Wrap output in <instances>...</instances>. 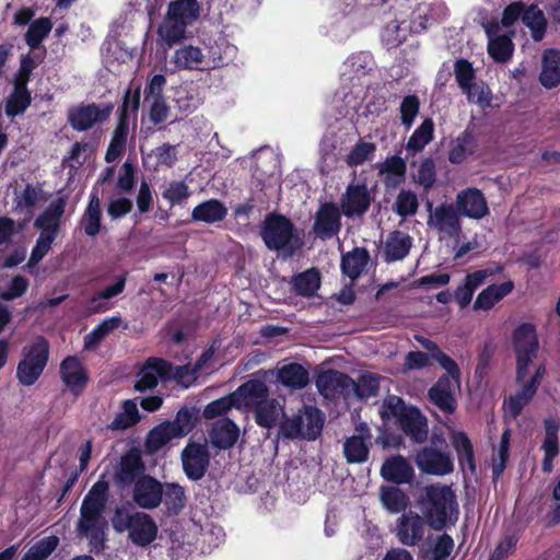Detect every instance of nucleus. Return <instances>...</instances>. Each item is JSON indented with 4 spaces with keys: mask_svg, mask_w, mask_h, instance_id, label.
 I'll return each instance as SVG.
<instances>
[{
    "mask_svg": "<svg viewBox=\"0 0 560 560\" xmlns=\"http://www.w3.org/2000/svg\"><path fill=\"white\" fill-rule=\"evenodd\" d=\"M455 385L450 376L441 375L428 392L429 400L446 415H452L457 409Z\"/></svg>",
    "mask_w": 560,
    "mask_h": 560,
    "instance_id": "nucleus-20",
    "label": "nucleus"
},
{
    "mask_svg": "<svg viewBox=\"0 0 560 560\" xmlns=\"http://www.w3.org/2000/svg\"><path fill=\"white\" fill-rule=\"evenodd\" d=\"M380 390V377L375 374H363L358 382L351 387V392L360 399H369L375 397Z\"/></svg>",
    "mask_w": 560,
    "mask_h": 560,
    "instance_id": "nucleus-59",
    "label": "nucleus"
},
{
    "mask_svg": "<svg viewBox=\"0 0 560 560\" xmlns=\"http://www.w3.org/2000/svg\"><path fill=\"white\" fill-rule=\"evenodd\" d=\"M129 127L130 122L128 120L117 119V125L105 153V161L107 163L115 162L126 151Z\"/></svg>",
    "mask_w": 560,
    "mask_h": 560,
    "instance_id": "nucleus-40",
    "label": "nucleus"
},
{
    "mask_svg": "<svg viewBox=\"0 0 560 560\" xmlns=\"http://www.w3.org/2000/svg\"><path fill=\"white\" fill-rule=\"evenodd\" d=\"M187 26L185 23L170 19L166 14L163 24L159 28V34L171 46L184 37Z\"/></svg>",
    "mask_w": 560,
    "mask_h": 560,
    "instance_id": "nucleus-63",
    "label": "nucleus"
},
{
    "mask_svg": "<svg viewBox=\"0 0 560 560\" xmlns=\"http://www.w3.org/2000/svg\"><path fill=\"white\" fill-rule=\"evenodd\" d=\"M456 209L460 215L470 219H481L489 213L486 198L478 188H467L458 192Z\"/></svg>",
    "mask_w": 560,
    "mask_h": 560,
    "instance_id": "nucleus-19",
    "label": "nucleus"
},
{
    "mask_svg": "<svg viewBox=\"0 0 560 560\" xmlns=\"http://www.w3.org/2000/svg\"><path fill=\"white\" fill-rule=\"evenodd\" d=\"M104 509L105 505H102L101 503L83 499L80 508V518L77 524L78 533H84L93 529L94 527L102 526V513Z\"/></svg>",
    "mask_w": 560,
    "mask_h": 560,
    "instance_id": "nucleus-41",
    "label": "nucleus"
},
{
    "mask_svg": "<svg viewBox=\"0 0 560 560\" xmlns=\"http://www.w3.org/2000/svg\"><path fill=\"white\" fill-rule=\"evenodd\" d=\"M515 288L512 280L504 281L502 283H493L481 290L475 302V311H490L497 303L502 301L505 296L511 294Z\"/></svg>",
    "mask_w": 560,
    "mask_h": 560,
    "instance_id": "nucleus-26",
    "label": "nucleus"
},
{
    "mask_svg": "<svg viewBox=\"0 0 560 560\" xmlns=\"http://www.w3.org/2000/svg\"><path fill=\"white\" fill-rule=\"evenodd\" d=\"M202 60L201 49L191 45L177 49L174 55V62L183 69H195Z\"/></svg>",
    "mask_w": 560,
    "mask_h": 560,
    "instance_id": "nucleus-60",
    "label": "nucleus"
},
{
    "mask_svg": "<svg viewBox=\"0 0 560 560\" xmlns=\"http://www.w3.org/2000/svg\"><path fill=\"white\" fill-rule=\"evenodd\" d=\"M145 464L138 448L126 452L115 469L114 479L118 487L127 488L135 485L140 476L145 475Z\"/></svg>",
    "mask_w": 560,
    "mask_h": 560,
    "instance_id": "nucleus-14",
    "label": "nucleus"
},
{
    "mask_svg": "<svg viewBox=\"0 0 560 560\" xmlns=\"http://www.w3.org/2000/svg\"><path fill=\"white\" fill-rule=\"evenodd\" d=\"M176 438V434L171 428L170 420H165L148 432L144 440L145 453L149 455H154L170 441Z\"/></svg>",
    "mask_w": 560,
    "mask_h": 560,
    "instance_id": "nucleus-36",
    "label": "nucleus"
},
{
    "mask_svg": "<svg viewBox=\"0 0 560 560\" xmlns=\"http://www.w3.org/2000/svg\"><path fill=\"white\" fill-rule=\"evenodd\" d=\"M412 247V237L400 230L392 231L384 246V260L393 262L402 260L408 256Z\"/></svg>",
    "mask_w": 560,
    "mask_h": 560,
    "instance_id": "nucleus-28",
    "label": "nucleus"
},
{
    "mask_svg": "<svg viewBox=\"0 0 560 560\" xmlns=\"http://www.w3.org/2000/svg\"><path fill=\"white\" fill-rule=\"evenodd\" d=\"M140 419L136 401L128 399L124 401L122 411L115 416L114 420L108 424V429L113 431L126 430L136 425Z\"/></svg>",
    "mask_w": 560,
    "mask_h": 560,
    "instance_id": "nucleus-50",
    "label": "nucleus"
},
{
    "mask_svg": "<svg viewBox=\"0 0 560 560\" xmlns=\"http://www.w3.org/2000/svg\"><path fill=\"white\" fill-rule=\"evenodd\" d=\"M49 353V342L42 335L23 347L22 358L16 366V378L22 386H32L38 381L47 366Z\"/></svg>",
    "mask_w": 560,
    "mask_h": 560,
    "instance_id": "nucleus-5",
    "label": "nucleus"
},
{
    "mask_svg": "<svg viewBox=\"0 0 560 560\" xmlns=\"http://www.w3.org/2000/svg\"><path fill=\"white\" fill-rule=\"evenodd\" d=\"M260 236L270 250L281 252L284 257H292L304 246V240L294 223L281 213L266 215Z\"/></svg>",
    "mask_w": 560,
    "mask_h": 560,
    "instance_id": "nucleus-3",
    "label": "nucleus"
},
{
    "mask_svg": "<svg viewBox=\"0 0 560 560\" xmlns=\"http://www.w3.org/2000/svg\"><path fill=\"white\" fill-rule=\"evenodd\" d=\"M545 438L541 443L544 458L541 460V470L550 474L553 468V462L560 453L558 432L560 429L559 420L547 418L544 420Z\"/></svg>",
    "mask_w": 560,
    "mask_h": 560,
    "instance_id": "nucleus-23",
    "label": "nucleus"
},
{
    "mask_svg": "<svg viewBox=\"0 0 560 560\" xmlns=\"http://www.w3.org/2000/svg\"><path fill=\"white\" fill-rule=\"evenodd\" d=\"M141 85H137L135 90L128 88L122 97V103L119 105L117 114L119 120H128L130 122L131 114L137 117L140 107Z\"/></svg>",
    "mask_w": 560,
    "mask_h": 560,
    "instance_id": "nucleus-54",
    "label": "nucleus"
},
{
    "mask_svg": "<svg viewBox=\"0 0 560 560\" xmlns=\"http://www.w3.org/2000/svg\"><path fill=\"white\" fill-rule=\"evenodd\" d=\"M381 476L395 485L409 483L415 477L411 464L401 455L388 457L381 467Z\"/></svg>",
    "mask_w": 560,
    "mask_h": 560,
    "instance_id": "nucleus-24",
    "label": "nucleus"
},
{
    "mask_svg": "<svg viewBox=\"0 0 560 560\" xmlns=\"http://www.w3.org/2000/svg\"><path fill=\"white\" fill-rule=\"evenodd\" d=\"M512 345L516 357V384L523 383L528 369L537 357L539 341L536 327L532 323L520 324L512 332Z\"/></svg>",
    "mask_w": 560,
    "mask_h": 560,
    "instance_id": "nucleus-6",
    "label": "nucleus"
},
{
    "mask_svg": "<svg viewBox=\"0 0 560 560\" xmlns=\"http://www.w3.org/2000/svg\"><path fill=\"white\" fill-rule=\"evenodd\" d=\"M132 500L137 506L143 510H153L163 501L164 486L150 475H142L132 485Z\"/></svg>",
    "mask_w": 560,
    "mask_h": 560,
    "instance_id": "nucleus-12",
    "label": "nucleus"
},
{
    "mask_svg": "<svg viewBox=\"0 0 560 560\" xmlns=\"http://www.w3.org/2000/svg\"><path fill=\"white\" fill-rule=\"evenodd\" d=\"M228 209L218 199H209L196 206L191 212V220L212 224L225 219Z\"/></svg>",
    "mask_w": 560,
    "mask_h": 560,
    "instance_id": "nucleus-34",
    "label": "nucleus"
},
{
    "mask_svg": "<svg viewBox=\"0 0 560 560\" xmlns=\"http://www.w3.org/2000/svg\"><path fill=\"white\" fill-rule=\"evenodd\" d=\"M420 98L416 94L402 98L399 107L401 125L409 130L420 112Z\"/></svg>",
    "mask_w": 560,
    "mask_h": 560,
    "instance_id": "nucleus-62",
    "label": "nucleus"
},
{
    "mask_svg": "<svg viewBox=\"0 0 560 560\" xmlns=\"http://www.w3.org/2000/svg\"><path fill=\"white\" fill-rule=\"evenodd\" d=\"M451 443L456 452L458 465L462 468L466 466L471 474H475L477 470L475 450L468 434L464 431H453Z\"/></svg>",
    "mask_w": 560,
    "mask_h": 560,
    "instance_id": "nucleus-30",
    "label": "nucleus"
},
{
    "mask_svg": "<svg viewBox=\"0 0 560 560\" xmlns=\"http://www.w3.org/2000/svg\"><path fill=\"white\" fill-rule=\"evenodd\" d=\"M211 455L207 443L189 441L180 452L183 471L191 481L201 480L210 466Z\"/></svg>",
    "mask_w": 560,
    "mask_h": 560,
    "instance_id": "nucleus-8",
    "label": "nucleus"
},
{
    "mask_svg": "<svg viewBox=\"0 0 560 560\" xmlns=\"http://www.w3.org/2000/svg\"><path fill=\"white\" fill-rule=\"evenodd\" d=\"M538 80L548 90L560 84V49L547 48L544 50Z\"/></svg>",
    "mask_w": 560,
    "mask_h": 560,
    "instance_id": "nucleus-27",
    "label": "nucleus"
},
{
    "mask_svg": "<svg viewBox=\"0 0 560 560\" xmlns=\"http://www.w3.org/2000/svg\"><path fill=\"white\" fill-rule=\"evenodd\" d=\"M380 415L383 421L393 419L411 442L422 444L428 440V418L418 407L407 405L401 397L388 395L380 407Z\"/></svg>",
    "mask_w": 560,
    "mask_h": 560,
    "instance_id": "nucleus-2",
    "label": "nucleus"
},
{
    "mask_svg": "<svg viewBox=\"0 0 560 560\" xmlns=\"http://www.w3.org/2000/svg\"><path fill=\"white\" fill-rule=\"evenodd\" d=\"M341 214H343L342 211L335 202L325 201L320 203L314 215L312 226L314 235L322 241L337 236L342 226Z\"/></svg>",
    "mask_w": 560,
    "mask_h": 560,
    "instance_id": "nucleus-9",
    "label": "nucleus"
},
{
    "mask_svg": "<svg viewBox=\"0 0 560 560\" xmlns=\"http://www.w3.org/2000/svg\"><path fill=\"white\" fill-rule=\"evenodd\" d=\"M381 500L384 508L390 513L402 512L408 505V497L401 489L396 487L383 488Z\"/></svg>",
    "mask_w": 560,
    "mask_h": 560,
    "instance_id": "nucleus-55",
    "label": "nucleus"
},
{
    "mask_svg": "<svg viewBox=\"0 0 560 560\" xmlns=\"http://www.w3.org/2000/svg\"><path fill=\"white\" fill-rule=\"evenodd\" d=\"M415 463L422 472L434 476H445L454 470L451 455L432 446H424L418 451Z\"/></svg>",
    "mask_w": 560,
    "mask_h": 560,
    "instance_id": "nucleus-13",
    "label": "nucleus"
},
{
    "mask_svg": "<svg viewBox=\"0 0 560 560\" xmlns=\"http://www.w3.org/2000/svg\"><path fill=\"white\" fill-rule=\"evenodd\" d=\"M520 385H522V388L517 390L515 395L504 400V407H506L509 415L513 419H516L522 413L523 409L532 401L537 393L532 386H528L524 382Z\"/></svg>",
    "mask_w": 560,
    "mask_h": 560,
    "instance_id": "nucleus-51",
    "label": "nucleus"
},
{
    "mask_svg": "<svg viewBox=\"0 0 560 560\" xmlns=\"http://www.w3.org/2000/svg\"><path fill=\"white\" fill-rule=\"evenodd\" d=\"M376 151V144L373 142L358 141L349 154L346 156V163L349 166H359L370 161Z\"/></svg>",
    "mask_w": 560,
    "mask_h": 560,
    "instance_id": "nucleus-61",
    "label": "nucleus"
},
{
    "mask_svg": "<svg viewBox=\"0 0 560 560\" xmlns=\"http://www.w3.org/2000/svg\"><path fill=\"white\" fill-rule=\"evenodd\" d=\"M173 364L162 358H149L138 374V380L135 383L137 392H145L153 389L159 384V378L162 381L171 380V372Z\"/></svg>",
    "mask_w": 560,
    "mask_h": 560,
    "instance_id": "nucleus-15",
    "label": "nucleus"
},
{
    "mask_svg": "<svg viewBox=\"0 0 560 560\" xmlns=\"http://www.w3.org/2000/svg\"><path fill=\"white\" fill-rule=\"evenodd\" d=\"M407 164L399 155L386 158L380 167V173L385 174L386 186L396 187L405 180Z\"/></svg>",
    "mask_w": 560,
    "mask_h": 560,
    "instance_id": "nucleus-45",
    "label": "nucleus"
},
{
    "mask_svg": "<svg viewBox=\"0 0 560 560\" xmlns=\"http://www.w3.org/2000/svg\"><path fill=\"white\" fill-rule=\"evenodd\" d=\"M369 260L370 254L365 247H354L351 252L342 255L340 262L341 272L351 280H357L369 264Z\"/></svg>",
    "mask_w": 560,
    "mask_h": 560,
    "instance_id": "nucleus-32",
    "label": "nucleus"
},
{
    "mask_svg": "<svg viewBox=\"0 0 560 560\" xmlns=\"http://www.w3.org/2000/svg\"><path fill=\"white\" fill-rule=\"evenodd\" d=\"M59 375L65 386L75 398L83 394L90 381L86 368L77 355H67L60 362Z\"/></svg>",
    "mask_w": 560,
    "mask_h": 560,
    "instance_id": "nucleus-11",
    "label": "nucleus"
},
{
    "mask_svg": "<svg viewBox=\"0 0 560 560\" xmlns=\"http://www.w3.org/2000/svg\"><path fill=\"white\" fill-rule=\"evenodd\" d=\"M434 137V122L433 119L425 118L419 127L412 132L407 141L406 149L408 152L418 153L421 152L428 143L433 140Z\"/></svg>",
    "mask_w": 560,
    "mask_h": 560,
    "instance_id": "nucleus-47",
    "label": "nucleus"
},
{
    "mask_svg": "<svg viewBox=\"0 0 560 560\" xmlns=\"http://www.w3.org/2000/svg\"><path fill=\"white\" fill-rule=\"evenodd\" d=\"M110 521L113 529L118 534L128 533V539L137 547H149L158 538L159 526L145 512L117 506Z\"/></svg>",
    "mask_w": 560,
    "mask_h": 560,
    "instance_id": "nucleus-4",
    "label": "nucleus"
},
{
    "mask_svg": "<svg viewBox=\"0 0 560 560\" xmlns=\"http://www.w3.org/2000/svg\"><path fill=\"white\" fill-rule=\"evenodd\" d=\"M233 396L237 400V405L255 407L269 396V389L264 381L249 380L238 386Z\"/></svg>",
    "mask_w": 560,
    "mask_h": 560,
    "instance_id": "nucleus-31",
    "label": "nucleus"
},
{
    "mask_svg": "<svg viewBox=\"0 0 560 560\" xmlns=\"http://www.w3.org/2000/svg\"><path fill=\"white\" fill-rule=\"evenodd\" d=\"M67 205L66 197H58L36 218L34 226L40 230L42 235H49L56 238L59 232L60 220Z\"/></svg>",
    "mask_w": 560,
    "mask_h": 560,
    "instance_id": "nucleus-22",
    "label": "nucleus"
},
{
    "mask_svg": "<svg viewBox=\"0 0 560 560\" xmlns=\"http://www.w3.org/2000/svg\"><path fill=\"white\" fill-rule=\"evenodd\" d=\"M513 51L514 43L509 35H497L489 39L488 54L495 62H508L512 58Z\"/></svg>",
    "mask_w": 560,
    "mask_h": 560,
    "instance_id": "nucleus-49",
    "label": "nucleus"
},
{
    "mask_svg": "<svg viewBox=\"0 0 560 560\" xmlns=\"http://www.w3.org/2000/svg\"><path fill=\"white\" fill-rule=\"evenodd\" d=\"M425 524L422 515L412 511L402 513L396 523V537L405 546H417L423 539Z\"/></svg>",
    "mask_w": 560,
    "mask_h": 560,
    "instance_id": "nucleus-18",
    "label": "nucleus"
},
{
    "mask_svg": "<svg viewBox=\"0 0 560 560\" xmlns=\"http://www.w3.org/2000/svg\"><path fill=\"white\" fill-rule=\"evenodd\" d=\"M254 408L256 423L265 429L273 428L279 420L280 413L283 412L280 404L275 398L268 399V397Z\"/></svg>",
    "mask_w": 560,
    "mask_h": 560,
    "instance_id": "nucleus-42",
    "label": "nucleus"
},
{
    "mask_svg": "<svg viewBox=\"0 0 560 560\" xmlns=\"http://www.w3.org/2000/svg\"><path fill=\"white\" fill-rule=\"evenodd\" d=\"M354 381L343 372L328 369L318 374L316 387L326 398L346 397L351 393Z\"/></svg>",
    "mask_w": 560,
    "mask_h": 560,
    "instance_id": "nucleus-16",
    "label": "nucleus"
},
{
    "mask_svg": "<svg viewBox=\"0 0 560 560\" xmlns=\"http://www.w3.org/2000/svg\"><path fill=\"white\" fill-rule=\"evenodd\" d=\"M418 208L419 201L416 192L406 189L400 190L393 206L394 212L404 219L415 215Z\"/></svg>",
    "mask_w": 560,
    "mask_h": 560,
    "instance_id": "nucleus-57",
    "label": "nucleus"
},
{
    "mask_svg": "<svg viewBox=\"0 0 560 560\" xmlns=\"http://www.w3.org/2000/svg\"><path fill=\"white\" fill-rule=\"evenodd\" d=\"M121 323L122 319L120 316L105 318L84 337V349L91 350L96 348L108 334L118 328Z\"/></svg>",
    "mask_w": 560,
    "mask_h": 560,
    "instance_id": "nucleus-46",
    "label": "nucleus"
},
{
    "mask_svg": "<svg viewBox=\"0 0 560 560\" xmlns=\"http://www.w3.org/2000/svg\"><path fill=\"white\" fill-rule=\"evenodd\" d=\"M523 24L529 30L530 36L535 42H540L547 32V19L537 4L526 7Z\"/></svg>",
    "mask_w": 560,
    "mask_h": 560,
    "instance_id": "nucleus-44",
    "label": "nucleus"
},
{
    "mask_svg": "<svg viewBox=\"0 0 560 560\" xmlns=\"http://www.w3.org/2000/svg\"><path fill=\"white\" fill-rule=\"evenodd\" d=\"M59 538L48 536L33 545L22 557V560H46L58 547Z\"/></svg>",
    "mask_w": 560,
    "mask_h": 560,
    "instance_id": "nucleus-58",
    "label": "nucleus"
},
{
    "mask_svg": "<svg viewBox=\"0 0 560 560\" xmlns=\"http://www.w3.org/2000/svg\"><path fill=\"white\" fill-rule=\"evenodd\" d=\"M126 287V277L120 276L117 281L100 291L96 295L90 300V310L93 313H101L108 310V305L101 303V300H109L118 294L122 293Z\"/></svg>",
    "mask_w": 560,
    "mask_h": 560,
    "instance_id": "nucleus-53",
    "label": "nucleus"
},
{
    "mask_svg": "<svg viewBox=\"0 0 560 560\" xmlns=\"http://www.w3.org/2000/svg\"><path fill=\"white\" fill-rule=\"evenodd\" d=\"M454 74L463 92L469 91V88L474 85L476 72L469 60L464 58L457 59L454 63Z\"/></svg>",
    "mask_w": 560,
    "mask_h": 560,
    "instance_id": "nucleus-64",
    "label": "nucleus"
},
{
    "mask_svg": "<svg viewBox=\"0 0 560 560\" xmlns=\"http://www.w3.org/2000/svg\"><path fill=\"white\" fill-rule=\"evenodd\" d=\"M163 503L166 508V512L171 516L178 515L186 506L187 498L186 491L183 486L177 482L163 483Z\"/></svg>",
    "mask_w": 560,
    "mask_h": 560,
    "instance_id": "nucleus-43",
    "label": "nucleus"
},
{
    "mask_svg": "<svg viewBox=\"0 0 560 560\" xmlns=\"http://www.w3.org/2000/svg\"><path fill=\"white\" fill-rule=\"evenodd\" d=\"M291 290L302 298H313L320 288L322 276L317 268L312 267L295 273L291 279Z\"/></svg>",
    "mask_w": 560,
    "mask_h": 560,
    "instance_id": "nucleus-29",
    "label": "nucleus"
},
{
    "mask_svg": "<svg viewBox=\"0 0 560 560\" xmlns=\"http://www.w3.org/2000/svg\"><path fill=\"white\" fill-rule=\"evenodd\" d=\"M32 96L27 88L22 84H14L13 91L5 103V115L8 117H15L23 114L31 105Z\"/></svg>",
    "mask_w": 560,
    "mask_h": 560,
    "instance_id": "nucleus-48",
    "label": "nucleus"
},
{
    "mask_svg": "<svg viewBox=\"0 0 560 560\" xmlns=\"http://www.w3.org/2000/svg\"><path fill=\"white\" fill-rule=\"evenodd\" d=\"M477 147V140L471 130L465 129L452 142L448 150V161L452 164H462L469 155H472Z\"/></svg>",
    "mask_w": 560,
    "mask_h": 560,
    "instance_id": "nucleus-35",
    "label": "nucleus"
},
{
    "mask_svg": "<svg viewBox=\"0 0 560 560\" xmlns=\"http://www.w3.org/2000/svg\"><path fill=\"white\" fill-rule=\"evenodd\" d=\"M200 10L198 0H175L168 4L167 15L170 19L190 25L199 18Z\"/></svg>",
    "mask_w": 560,
    "mask_h": 560,
    "instance_id": "nucleus-39",
    "label": "nucleus"
},
{
    "mask_svg": "<svg viewBox=\"0 0 560 560\" xmlns=\"http://www.w3.org/2000/svg\"><path fill=\"white\" fill-rule=\"evenodd\" d=\"M374 196L365 183H351L340 199V210L347 218H361L370 209Z\"/></svg>",
    "mask_w": 560,
    "mask_h": 560,
    "instance_id": "nucleus-10",
    "label": "nucleus"
},
{
    "mask_svg": "<svg viewBox=\"0 0 560 560\" xmlns=\"http://www.w3.org/2000/svg\"><path fill=\"white\" fill-rule=\"evenodd\" d=\"M303 417L304 427H306L304 439L316 440L323 430L324 413L317 407L306 406Z\"/></svg>",
    "mask_w": 560,
    "mask_h": 560,
    "instance_id": "nucleus-56",
    "label": "nucleus"
},
{
    "mask_svg": "<svg viewBox=\"0 0 560 560\" xmlns=\"http://www.w3.org/2000/svg\"><path fill=\"white\" fill-rule=\"evenodd\" d=\"M358 434H353L343 442V456L350 465L364 464L369 460L372 446L371 430L366 423L357 427Z\"/></svg>",
    "mask_w": 560,
    "mask_h": 560,
    "instance_id": "nucleus-17",
    "label": "nucleus"
},
{
    "mask_svg": "<svg viewBox=\"0 0 560 560\" xmlns=\"http://www.w3.org/2000/svg\"><path fill=\"white\" fill-rule=\"evenodd\" d=\"M277 377L284 387L293 389H302L310 383L308 371L296 362L284 364L278 369Z\"/></svg>",
    "mask_w": 560,
    "mask_h": 560,
    "instance_id": "nucleus-33",
    "label": "nucleus"
},
{
    "mask_svg": "<svg viewBox=\"0 0 560 560\" xmlns=\"http://www.w3.org/2000/svg\"><path fill=\"white\" fill-rule=\"evenodd\" d=\"M114 104L107 103L100 106L96 103H81L68 109L67 121L75 131H86L96 124H103L110 117Z\"/></svg>",
    "mask_w": 560,
    "mask_h": 560,
    "instance_id": "nucleus-7",
    "label": "nucleus"
},
{
    "mask_svg": "<svg viewBox=\"0 0 560 560\" xmlns=\"http://www.w3.org/2000/svg\"><path fill=\"white\" fill-rule=\"evenodd\" d=\"M200 411L195 407H182L173 421H170L171 428L177 438L188 435L200 422Z\"/></svg>",
    "mask_w": 560,
    "mask_h": 560,
    "instance_id": "nucleus-38",
    "label": "nucleus"
},
{
    "mask_svg": "<svg viewBox=\"0 0 560 560\" xmlns=\"http://www.w3.org/2000/svg\"><path fill=\"white\" fill-rule=\"evenodd\" d=\"M458 214L457 209L452 203H442L430 211L428 224L450 237L458 236L462 230Z\"/></svg>",
    "mask_w": 560,
    "mask_h": 560,
    "instance_id": "nucleus-21",
    "label": "nucleus"
},
{
    "mask_svg": "<svg viewBox=\"0 0 560 560\" xmlns=\"http://www.w3.org/2000/svg\"><path fill=\"white\" fill-rule=\"evenodd\" d=\"M238 435V427L229 418L215 421L209 431L211 444L219 450H229L234 446Z\"/></svg>",
    "mask_w": 560,
    "mask_h": 560,
    "instance_id": "nucleus-25",
    "label": "nucleus"
},
{
    "mask_svg": "<svg viewBox=\"0 0 560 560\" xmlns=\"http://www.w3.org/2000/svg\"><path fill=\"white\" fill-rule=\"evenodd\" d=\"M51 28L52 23L48 18H39L33 21L25 33L27 46L31 49L38 48L42 42L49 35Z\"/></svg>",
    "mask_w": 560,
    "mask_h": 560,
    "instance_id": "nucleus-52",
    "label": "nucleus"
},
{
    "mask_svg": "<svg viewBox=\"0 0 560 560\" xmlns=\"http://www.w3.org/2000/svg\"><path fill=\"white\" fill-rule=\"evenodd\" d=\"M417 506L433 530L450 528L459 517L456 493L451 486L442 482L424 486L417 498Z\"/></svg>",
    "mask_w": 560,
    "mask_h": 560,
    "instance_id": "nucleus-1",
    "label": "nucleus"
},
{
    "mask_svg": "<svg viewBox=\"0 0 560 560\" xmlns=\"http://www.w3.org/2000/svg\"><path fill=\"white\" fill-rule=\"evenodd\" d=\"M81 225L88 236L94 237L101 232L102 209L97 194L90 195L88 207L81 218Z\"/></svg>",
    "mask_w": 560,
    "mask_h": 560,
    "instance_id": "nucleus-37",
    "label": "nucleus"
}]
</instances>
